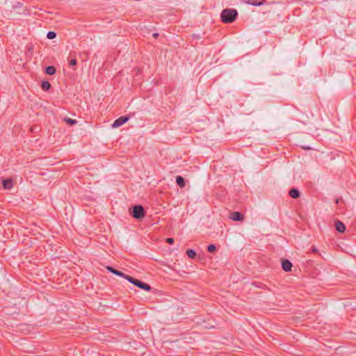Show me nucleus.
I'll return each mask as SVG.
<instances>
[{
	"mask_svg": "<svg viewBox=\"0 0 356 356\" xmlns=\"http://www.w3.org/2000/svg\"><path fill=\"white\" fill-rule=\"evenodd\" d=\"M186 254L191 259L195 258L197 255L195 251L192 249L187 250Z\"/></svg>",
	"mask_w": 356,
	"mask_h": 356,
	"instance_id": "obj_15",
	"label": "nucleus"
},
{
	"mask_svg": "<svg viewBox=\"0 0 356 356\" xmlns=\"http://www.w3.org/2000/svg\"><path fill=\"white\" fill-rule=\"evenodd\" d=\"M216 250V245H214V244H209V245L207 246V250H208V252H214Z\"/></svg>",
	"mask_w": 356,
	"mask_h": 356,
	"instance_id": "obj_18",
	"label": "nucleus"
},
{
	"mask_svg": "<svg viewBox=\"0 0 356 356\" xmlns=\"http://www.w3.org/2000/svg\"><path fill=\"white\" fill-rule=\"evenodd\" d=\"M313 251H314V252L316 251V249L314 248L313 249Z\"/></svg>",
	"mask_w": 356,
	"mask_h": 356,
	"instance_id": "obj_26",
	"label": "nucleus"
},
{
	"mask_svg": "<svg viewBox=\"0 0 356 356\" xmlns=\"http://www.w3.org/2000/svg\"><path fill=\"white\" fill-rule=\"evenodd\" d=\"M127 280H128L130 283L133 284L134 286H137L138 288L145 291H150L152 289V287L149 284L145 283L142 282L141 280H139L138 279H136L134 277H127Z\"/></svg>",
	"mask_w": 356,
	"mask_h": 356,
	"instance_id": "obj_2",
	"label": "nucleus"
},
{
	"mask_svg": "<svg viewBox=\"0 0 356 356\" xmlns=\"http://www.w3.org/2000/svg\"><path fill=\"white\" fill-rule=\"evenodd\" d=\"M145 215V209L142 205L138 204L133 207L131 216L134 218L140 220L144 218Z\"/></svg>",
	"mask_w": 356,
	"mask_h": 356,
	"instance_id": "obj_3",
	"label": "nucleus"
},
{
	"mask_svg": "<svg viewBox=\"0 0 356 356\" xmlns=\"http://www.w3.org/2000/svg\"><path fill=\"white\" fill-rule=\"evenodd\" d=\"M166 242L169 244H172L174 243V238H167Z\"/></svg>",
	"mask_w": 356,
	"mask_h": 356,
	"instance_id": "obj_20",
	"label": "nucleus"
},
{
	"mask_svg": "<svg viewBox=\"0 0 356 356\" xmlns=\"http://www.w3.org/2000/svg\"><path fill=\"white\" fill-rule=\"evenodd\" d=\"M341 200H342L341 198H337L335 202H336L337 204H339V202L341 201Z\"/></svg>",
	"mask_w": 356,
	"mask_h": 356,
	"instance_id": "obj_23",
	"label": "nucleus"
},
{
	"mask_svg": "<svg viewBox=\"0 0 356 356\" xmlns=\"http://www.w3.org/2000/svg\"><path fill=\"white\" fill-rule=\"evenodd\" d=\"M246 3L252 6H260L263 5L265 3V0H247Z\"/></svg>",
	"mask_w": 356,
	"mask_h": 356,
	"instance_id": "obj_11",
	"label": "nucleus"
},
{
	"mask_svg": "<svg viewBox=\"0 0 356 356\" xmlns=\"http://www.w3.org/2000/svg\"><path fill=\"white\" fill-rule=\"evenodd\" d=\"M335 228L339 232L343 233L346 230V225L341 221L337 220L335 222Z\"/></svg>",
	"mask_w": 356,
	"mask_h": 356,
	"instance_id": "obj_6",
	"label": "nucleus"
},
{
	"mask_svg": "<svg viewBox=\"0 0 356 356\" xmlns=\"http://www.w3.org/2000/svg\"><path fill=\"white\" fill-rule=\"evenodd\" d=\"M64 121L70 125H74V124H76V122H77V121L76 120L71 119L69 118H65Z\"/></svg>",
	"mask_w": 356,
	"mask_h": 356,
	"instance_id": "obj_16",
	"label": "nucleus"
},
{
	"mask_svg": "<svg viewBox=\"0 0 356 356\" xmlns=\"http://www.w3.org/2000/svg\"><path fill=\"white\" fill-rule=\"evenodd\" d=\"M56 37V33L54 31H49L47 34V38L48 39L52 40Z\"/></svg>",
	"mask_w": 356,
	"mask_h": 356,
	"instance_id": "obj_17",
	"label": "nucleus"
},
{
	"mask_svg": "<svg viewBox=\"0 0 356 356\" xmlns=\"http://www.w3.org/2000/svg\"><path fill=\"white\" fill-rule=\"evenodd\" d=\"M283 270L285 272H291V271H292V268H283Z\"/></svg>",
	"mask_w": 356,
	"mask_h": 356,
	"instance_id": "obj_21",
	"label": "nucleus"
},
{
	"mask_svg": "<svg viewBox=\"0 0 356 356\" xmlns=\"http://www.w3.org/2000/svg\"><path fill=\"white\" fill-rule=\"evenodd\" d=\"M172 271L175 272V268H170Z\"/></svg>",
	"mask_w": 356,
	"mask_h": 356,
	"instance_id": "obj_24",
	"label": "nucleus"
},
{
	"mask_svg": "<svg viewBox=\"0 0 356 356\" xmlns=\"http://www.w3.org/2000/svg\"><path fill=\"white\" fill-rule=\"evenodd\" d=\"M238 17V12L236 9L225 8L220 13L221 21L225 24L234 22Z\"/></svg>",
	"mask_w": 356,
	"mask_h": 356,
	"instance_id": "obj_1",
	"label": "nucleus"
},
{
	"mask_svg": "<svg viewBox=\"0 0 356 356\" xmlns=\"http://www.w3.org/2000/svg\"><path fill=\"white\" fill-rule=\"evenodd\" d=\"M13 184V180L10 179H6L3 180V186L5 189H10L12 188Z\"/></svg>",
	"mask_w": 356,
	"mask_h": 356,
	"instance_id": "obj_9",
	"label": "nucleus"
},
{
	"mask_svg": "<svg viewBox=\"0 0 356 356\" xmlns=\"http://www.w3.org/2000/svg\"><path fill=\"white\" fill-rule=\"evenodd\" d=\"M176 182H177V184L181 188L186 186L185 179L181 176L176 177Z\"/></svg>",
	"mask_w": 356,
	"mask_h": 356,
	"instance_id": "obj_10",
	"label": "nucleus"
},
{
	"mask_svg": "<svg viewBox=\"0 0 356 356\" xmlns=\"http://www.w3.org/2000/svg\"><path fill=\"white\" fill-rule=\"evenodd\" d=\"M129 120V116H128V115L120 116V118H118V119H116L114 121L113 124H112V127L113 128L119 127L122 126V124H124V123H126Z\"/></svg>",
	"mask_w": 356,
	"mask_h": 356,
	"instance_id": "obj_4",
	"label": "nucleus"
},
{
	"mask_svg": "<svg viewBox=\"0 0 356 356\" xmlns=\"http://www.w3.org/2000/svg\"><path fill=\"white\" fill-rule=\"evenodd\" d=\"M45 73L49 75H54L56 73V68L54 66H47L45 68Z\"/></svg>",
	"mask_w": 356,
	"mask_h": 356,
	"instance_id": "obj_13",
	"label": "nucleus"
},
{
	"mask_svg": "<svg viewBox=\"0 0 356 356\" xmlns=\"http://www.w3.org/2000/svg\"><path fill=\"white\" fill-rule=\"evenodd\" d=\"M70 65V66H74L76 65V60L73 58V59H71L70 63H69Z\"/></svg>",
	"mask_w": 356,
	"mask_h": 356,
	"instance_id": "obj_19",
	"label": "nucleus"
},
{
	"mask_svg": "<svg viewBox=\"0 0 356 356\" xmlns=\"http://www.w3.org/2000/svg\"><path fill=\"white\" fill-rule=\"evenodd\" d=\"M107 270L116 275L124 277L126 280L127 277H130V275H126L122 271L117 270L116 268H107Z\"/></svg>",
	"mask_w": 356,
	"mask_h": 356,
	"instance_id": "obj_8",
	"label": "nucleus"
},
{
	"mask_svg": "<svg viewBox=\"0 0 356 356\" xmlns=\"http://www.w3.org/2000/svg\"><path fill=\"white\" fill-rule=\"evenodd\" d=\"M159 34L158 33H153V37H154V38H158V36H159Z\"/></svg>",
	"mask_w": 356,
	"mask_h": 356,
	"instance_id": "obj_22",
	"label": "nucleus"
},
{
	"mask_svg": "<svg viewBox=\"0 0 356 356\" xmlns=\"http://www.w3.org/2000/svg\"><path fill=\"white\" fill-rule=\"evenodd\" d=\"M289 195L291 197L297 199L300 196V193L298 189L293 188L289 191Z\"/></svg>",
	"mask_w": 356,
	"mask_h": 356,
	"instance_id": "obj_7",
	"label": "nucleus"
},
{
	"mask_svg": "<svg viewBox=\"0 0 356 356\" xmlns=\"http://www.w3.org/2000/svg\"><path fill=\"white\" fill-rule=\"evenodd\" d=\"M304 149H310V147H304Z\"/></svg>",
	"mask_w": 356,
	"mask_h": 356,
	"instance_id": "obj_25",
	"label": "nucleus"
},
{
	"mask_svg": "<svg viewBox=\"0 0 356 356\" xmlns=\"http://www.w3.org/2000/svg\"><path fill=\"white\" fill-rule=\"evenodd\" d=\"M229 217L234 221H242L244 219V215L238 211L231 212Z\"/></svg>",
	"mask_w": 356,
	"mask_h": 356,
	"instance_id": "obj_5",
	"label": "nucleus"
},
{
	"mask_svg": "<svg viewBox=\"0 0 356 356\" xmlns=\"http://www.w3.org/2000/svg\"><path fill=\"white\" fill-rule=\"evenodd\" d=\"M40 87L44 91H47L51 88V84L47 81H43L41 83Z\"/></svg>",
	"mask_w": 356,
	"mask_h": 356,
	"instance_id": "obj_12",
	"label": "nucleus"
},
{
	"mask_svg": "<svg viewBox=\"0 0 356 356\" xmlns=\"http://www.w3.org/2000/svg\"><path fill=\"white\" fill-rule=\"evenodd\" d=\"M282 266L281 267H293L292 263L286 259H282Z\"/></svg>",
	"mask_w": 356,
	"mask_h": 356,
	"instance_id": "obj_14",
	"label": "nucleus"
}]
</instances>
